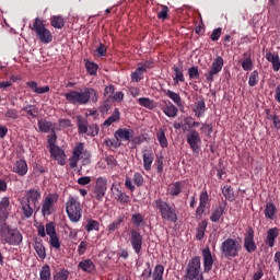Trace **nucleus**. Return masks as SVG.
<instances>
[{
    "instance_id": "40",
    "label": "nucleus",
    "mask_w": 280,
    "mask_h": 280,
    "mask_svg": "<svg viewBox=\"0 0 280 280\" xmlns=\"http://www.w3.org/2000/svg\"><path fill=\"white\" fill-rule=\"evenodd\" d=\"M163 113L166 115V117L174 118L176 115H178V107L168 101V104L164 107Z\"/></svg>"
},
{
    "instance_id": "24",
    "label": "nucleus",
    "mask_w": 280,
    "mask_h": 280,
    "mask_svg": "<svg viewBox=\"0 0 280 280\" xmlns=\"http://www.w3.org/2000/svg\"><path fill=\"white\" fill-rule=\"evenodd\" d=\"M112 192L115 200H117V202H120V205H128L130 202V197L126 195V192L121 191L119 188L112 187Z\"/></svg>"
},
{
    "instance_id": "51",
    "label": "nucleus",
    "mask_w": 280,
    "mask_h": 280,
    "mask_svg": "<svg viewBox=\"0 0 280 280\" xmlns=\"http://www.w3.org/2000/svg\"><path fill=\"white\" fill-rule=\"evenodd\" d=\"M4 117L7 121H16V119H19V110L14 108H8L4 113Z\"/></svg>"
},
{
    "instance_id": "37",
    "label": "nucleus",
    "mask_w": 280,
    "mask_h": 280,
    "mask_svg": "<svg viewBox=\"0 0 280 280\" xmlns=\"http://www.w3.org/2000/svg\"><path fill=\"white\" fill-rule=\"evenodd\" d=\"M243 57H244L242 61L243 71H253L254 63H253V58H250V52H245Z\"/></svg>"
},
{
    "instance_id": "6",
    "label": "nucleus",
    "mask_w": 280,
    "mask_h": 280,
    "mask_svg": "<svg viewBox=\"0 0 280 280\" xmlns=\"http://www.w3.org/2000/svg\"><path fill=\"white\" fill-rule=\"evenodd\" d=\"M31 30L35 32V36L43 43V45H49V43L54 40L51 31L45 27V24L38 18L35 19Z\"/></svg>"
},
{
    "instance_id": "16",
    "label": "nucleus",
    "mask_w": 280,
    "mask_h": 280,
    "mask_svg": "<svg viewBox=\"0 0 280 280\" xmlns=\"http://www.w3.org/2000/svg\"><path fill=\"white\" fill-rule=\"evenodd\" d=\"M209 194L207 191H202L199 196V206L195 213L197 220H200V218H202V214L205 213V211H207V209H209Z\"/></svg>"
},
{
    "instance_id": "22",
    "label": "nucleus",
    "mask_w": 280,
    "mask_h": 280,
    "mask_svg": "<svg viewBox=\"0 0 280 280\" xmlns=\"http://www.w3.org/2000/svg\"><path fill=\"white\" fill-rule=\"evenodd\" d=\"M12 172L18 176H25L28 172L27 162L25 160H18L12 167Z\"/></svg>"
},
{
    "instance_id": "21",
    "label": "nucleus",
    "mask_w": 280,
    "mask_h": 280,
    "mask_svg": "<svg viewBox=\"0 0 280 280\" xmlns=\"http://www.w3.org/2000/svg\"><path fill=\"white\" fill-rule=\"evenodd\" d=\"M142 159L143 168L145 170V172H150V170H152V163H154V153H152V150L143 149Z\"/></svg>"
},
{
    "instance_id": "43",
    "label": "nucleus",
    "mask_w": 280,
    "mask_h": 280,
    "mask_svg": "<svg viewBox=\"0 0 280 280\" xmlns=\"http://www.w3.org/2000/svg\"><path fill=\"white\" fill-rule=\"evenodd\" d=\"M276 214H277V206H275L272 202H267L265 208V217L268 220H275Z\"/></svg>"
},
{
    "instance_id": "15",
    "label": "nucleus",
    "mask_w": 280,
    "mask_h": 280,
    "mask_svg": "<svg viewBox=\"0 0 280 280\" xmlns=\"http://www.w3.org/2000/svg\"><path fill=\"white\" fill-rule=\"evenodd\" d=\"M10 211H12V206H10V197H2L0 199V224L7 222L10 218Z\"/></svg>"
},
{
    "instance_id": "62",
    "label": "nucleus",
    "mask_w": 280,
    "mask_h": 280,
    "mask_svg": "<svg viewBox=\"0 0 280 280\" xmlns=\"http://www.w3.org/2000/svg\"><path fill=\"white\" fill-rule=\"evenodd\" d=\"M49 244L56 250H60V238L58 237V234H55V235L50 236Z\"/></svg>"
},
{
    "instance_id": "54",
    "label": "nucleus",
    "mask_w": 280,
    "mask_h": 280,
    "mask_svg": "<svg viewBox=\"0 0 280 280\" xmlns=\"http://www.w3.org/2000/svg\"><path fill=\"white\" fill-rule=\"evenodd\" d=\"M37 126H38L40 132H49V130H51L54 124H51V121H47V120H38Z\"/></svg>"
},
{
    "instance_id": "35",
    "label": "nucleus",
    "mask_w": 280,
    "mask_h": 280,
    "mask_svg": "<svg viewBox=\"0 0 280 280\" xmlns=\"http://www.w3.org/2000/svg\"><path fill=\"white\" fill-rule=\"evenodd\" d=\"M266 60H268V62H271L273 71L277 72V71L280 70V58H279V55H275V54L269 51V52L266 54Z\"/></svg>"
},
{
    "instance_id": "57",
    "label": "nucleus",
    "mask_w": 280,
    "mask_h": 280,
    "mask_svg": "<svg viewBox=\"0 0 280 280\" xmlns=\"http://www.w3.org/2000/svg\"><path fill=\"white\" fill-rule=\"evenodd\" d=\"M88 137H97L100 135V126L97 124H92L88 127Z\"/></svg>"
},
{
    "instance_id": "20",
    "label": "nucleus",
    "mask_w": 280,
    "mask_h": 280,
    "mask_svg": "<svg viewBox=\"0 0 280 280\" xmlns=\"http://www.w3.org/2000/svg\"><path fill=\"white\" fill-rule=\"evenodd\" d=\"M202 257H203V271L211 272L213 268V256L211 255V249L205 248L202 249Z\"/></svg>"
},
{
    "instance_id": "48",
    "label": "nucleus",
    "mask_w": 280,
    "mask_h": 280,
    "mask_svg": "<svg viewBox=\"0 0 280 280\" xmlns=\"http://www.w3.org/2000/svg\"><path fill=\"white\" fill-rule=\"evenodd\" d=\"M84 229L88 233H91V231H100V221L88 219L84 224Z\"/></svg>"
},
{
    "instance_id": "36",
    "label": "nucleus",
    "mask_w": 280,
    "mask_h": 280,
    "mask_svg": "<svg viewBox=\"0 0 280 280\" xmlns=\"http://www.w3.org/2000/svg\"><path fill=\"white\" fill-rule=\"evenodd\" d=\"M163 93L170 97L176 104V106H183V98L180 94L172 91V90H163Z\"/></svg>"
},
{
    "instance_id": "47",
    "label": "nucleus",
    "mask_w": 280,
    "mask_h": 280,
    "mask_svg": "<svg viewBox=\"0 0 280 280\" xmlns=\"http://www.w3.org/2000/svg\"><path fill=\"white\" fill-rule=\"evenodd\" d=\"M145 73L144 69H141L139 66L136 68L133 72H131L130 78L131 82H141L143 80V74Z\"/></svg>"
},
{
    "instance_id": "46",
    "label": "nucleus",
    "mask_w": 280,
    "mask_h": 280,
    "mask_svg": "<svg viewBox=\"0 0 280 280\" xmlns=\"http://www.w3.org/2000/svg\"><path fill=\"white\" fill-rule=\"evenodd\" d=\"M222 194L225 200H229V202H233V200H235V191L233 190V187L225 185L222 188Z\"/></svg>"
},
{
    "instance_id": "42",
    "label": "nucleus",
    "mask_w": 280,
    "mask_h": 280,
    "mask_svg": "<svg viewBox=\"0 0 280 280\" xmlns=\"http://www.w3.org/2000/svg\"><path fill=\"white\" fill-rule=\"evenodd\" d=\"M207 220H203L200 223H198L196 233V240H198V242H202V238L205 237V232L207 231Z\"/></svg>"
},
{
    "instance_id": "33",
    "label": "nucleus",
    "mask_w": 280,
    "mask_h": 280,
    "mask_svg": "<svg viewBox=\"0 0 280 280\" xmlns=\"http://www.w3.org/2000/svg\"><path fill=\"white\" fill-rule=\"evenodd\" d=\"M77 126L79 135H86V132H89V120H86V118L78 116Z\"/></svg>"
},
{
    "instance_id": "13",
    "label": "nucleus",
    "mask_w": 280,
    "mask_h": 280,
    "mask_svg": "<svg viewBox=\"0 0 280 280\" xmlns=\"http://www.w3.org/2000/svg\"><path fill=\"white\" fill-rule=\"evenodd\" d=\"M107 190L108 179H106V177H98L94 187V197L98 200V202L104 200V196H106Z\"/></svg>"
},
{
    "instance_id": "49",
    "label": "nucleus",
    "mask_w": 280,
    "mask_h": 280,
    "mask_svg": "<svg viewBox=\"0 0 280 280\" xmlns=\"http://www.w3.org/2000/svg\"><path fill=\"white\" fill-rule=\"evenodd\" d=\"M24 113H26L30 117H33V119H36L38 117V107L36 105H26L22 108Z\"/></svg>"
},
{
    "instance_id": "9",
    "label": "nucleus",
    "mask_w": 280,
    "mask_h": 280,
    "mask_svg": "<svg viewBox=\"0 0 280 280\" xmlns=\"http://www.w3.org/2000/svg\"><path fill=\"white\" fill-rule=\"evenodd\" d=\"M224 67V58L218 56L213 59L208 72L205 74L207 82H213L215 75L222 72Z\"/></svg>"
},
{
    "instance_id": "3",
    "label": "nucleus",
    "mask_w": 280,
    "mask_h": 280,
    "mask_svg": "<svg viewBox=\"0 0 280 280\" xmlns=\"http://www.w3.org/2000/svg\"><path fill=\"white\" fill-rule=\"evenodd\" d=\"M0 235L9 246H21L23 234L16 228H11L7 222L0 223Z\"/></svg>"
},
{
    "instance_id": "18",
    "label": "nucleus",
    "mask_w": 280,
    "mask_h": 280,
    "mask_svg": "<svg viewBox=\"0 0 280 280\" xmlns=\"http://www.w3.org/2000/svg\"><path fill=\"white\" fill-rule=\"evenodd\" d=\"M183 187H185V182H175L167 186L166 196L171 198H178L183 194Z\"/></svg>"
},
{
    "instance_id": "27",
    "label": "nucleus",
    "mask_w": 280,
    "mask_h": 280,
    "mask_svg": "<svg viewBox=\"0 0 280 280\" xmlns=\"http://www.w3.org/2000/svg\"><path fill=\"white\" fill-rule=\"evenodd\" d=\"M26 86L33 91V93H36L37 95H44L45 93H49V85L46 86H38V83L36 81H28L26 82Z\"/></svg>"
},
{
    "instance_id": "25",
    "label": "nucleus",
    "mask_w": 280,
    "mask_h": 280,
    "mask_svg": "<svg viewBox=\"0 0 280 280\" xmlns=\"http://www.w3.org/2000/svg\"><path fill=\"white\" fill-rule=\"evenodd\" d=\"M49 152L50 156L55 159V161H58L59 165H65V151L60 149V147H51Z\"/></svg>"
},
{
    "instance_id": "53",
    "label": "nucleus",
    "mask_w": 280,
    "mask_h": 280,
    "mask_svg": "<svg viewBox=\"0 0 280 280\" xmlns=\"http://www.w3.org/2000/svg\"><path fill=\"white\" fill-rule=\"evenodd\" d=\"M40 280H51V268L49 265L43 266L39 272Z\"/></svg>"
},
{
    "instance_id": "23",
    "label": "nucleus",
    "mask_w": 280,
    "mask_h": 280,
    "mask_svg": "<svg viewBox=\"0 0 280 280\" xmlns=\"http://www.w3.org/2000/svg\"><path fill=\"white\" fill-rule=\"evenodd\" d=\"M78 268L88 275H95V264L91 259H83L79 262Z\"/></svg>"
},
{
    "instance_id": "60",
    "label": "nucleus",
    "mask_w": 280,
    "mask_h": 280,
    "mask_svg": "<svg viewBox=\"0 0 280 280\" xmlns=\"http://www.w3.org/2000/svg\"><path fill=\"white\" fill-rule=\"evenodd\" d=\"M69 279V270L61 269L55 276L54 280H68Z\"/></svg>"
},
{
    "instance_id": "52",
    "label": "nucleus",
    "mask_w": 280,
    "mask_h": 280,
    "mask_svg": "<svg viewBox=\"0 0 280 280\" xmlns=\"http://www.w3.org/2000/svg\"><path fill=\"white\" fill-rule=\"evenodd\" d=\"M85 69L89 75H97V69H100V66L93 61H86Z\"/></svg>"
},
{
    "instance_id": "50",
    "label": "nucleus",
    "mask_w": 280,
    "mask_h": 280,
    "mask_svg": "<svg viewBox=\"0 0 280 280\" xmlns=\"http://www.w3.org/2000/svg\"><path fill=\"white\" fill-rule=\"evenodd\" d=\"M164 272H165V267H163V265H156L152 273V279L163 280Z\"/></svg>"
},
{
    "instance_id": "56",
    "label": "nucleus",
    "mask_w": 280,
    "mask_h": 280,
    "mask_svg": "<svg viewBox=\"0 0 280 280\" xmlns=\"http://www.w3.org/2000/svg\"><path fill=\"white\" fill-rule=\"evenodd\" d=\"M198 69V66L188 68V75L190 80H200V71Z\"/></svg>"
},
{
    "instance_id": "61",
    "label": "nucleus",
    "mask_w": 280,
    "mask_h": 280,
    "mask_svg": "<svg viewBox=\"0 0 280 280\" xmlns=\"http://www.w3.org/2000/svg\"><path fill=\"white\" fill-rule=\"evenodd\" d=\"M104 143L107 148H121V142H119L116 138L106 139Z\"/></svg>"
},
{
    "instance_id": "1",
    "label": "nucleus",
    "mask_w": 280,
    "mask_h": 280,
    "mask_svg": "<svg viewBox=\"0 0 280 280\" xmlns=\"http://www.w3.org/2000/svg\"><path fill=\"white\" fill-rule=\"evenodd\" d=\"M67 102L73 106H86L89 102L97 104V91L93 88H85L83 91L71 90L63 94Z\"/></svg>"
},
{
    "instance_id": "4",
    "label": "nucleus",
    "mask_w": 280,
    "mask_h": 280,
    "mask_svg": "<svg viewBox=\"0 0 280 280\" xmlns=\"http://www.w3.org/2000/svg\"><path fill=\"white\" fill-rule=\"evenodd\" d=\"M220 250L224 259H235V257H240L242 244L236 238L229 237L221 243Z\"/></svg>"
},
{
    "instance_id": "39",
    "label": "nucleus",
    "mask_w": 280,
    "mask_h": 280,
    "mask_svg": "<svg viewBox=\"0 0 280 280\" xmlns=\"http://www.w3.org/2000/svg\"><path fill=\"white\" fill-rule=\"evenodd\" d=\"M173 71H174V75H175L173 78V81L175 84H178V82H185V74L183 73V66H180V67L174 66Z\"/></svg>"
},
{
    "instance_id": "10",
    "label": "nucleus",
    "mask_w": 280,
    "mask_h": 280,
    "mask_svg": "<svg viewBox=\"0 0 280 280\" xmlns=\"http://www.w3.org/2000/svg\"><path fill=\"white\" fill-rule=\"evenodd\" d=\"M243 247L246 253H255L257 250V243H255V230L248 226L245 230Z\"/></svg>"
},
{
    "instance_id": "41",
    "label": "nucleus",
    "mask_w": 280,
    "mask_h": 280,
    "mask_svg": "<svg viewBox=\"0 0 280 280\" xmlns=\"http://www.w3.org/2000/svg\"><path fill=\"white\" fill-rule=\"evenodd\" d=\"M225 209H226V207H224V206H219L217 209H214L210 215L211 222H220V218H222V215H224Z\"/></svg>"
},
{
    "instance_id": "7",
    "label": "nucleus",
    "mask_w": 280,
    "mask_h": 280,
    "mask_svg": "<svg viewBox=\"0 0 280 280\" xmlns=\"http://www.w3.org/2000/svg\"><path fill=\"white\" fill-rule=\"evenodd\" d=\"M66 213L70 222H78L82 220V203L78 200V197H69L66 202Z\"/></svg>"
},
{
    "instance_id": "5",
    "label": "nucleus",
    "mask_w": 280,
    "mask_h": 280,
    "mask_svg": "<svg viewBox=\"0 0 280 280\" xmlns=\"http://www.w3.org/2000/svg\"><path fill=\"white\" fill-rule=\"evenodd\" d=\"M183 280H205L200 256H195L189 260Z\"/></svg>"
},
{
    "instance_id": "12",
    "label": "nucleus",
    "mask_w": 280,
    "mask_h": 280,
    "mask_svg": "<svg viewBox=\"0 0 280 280\" xmlns=\"http://www.w3.org/2000/svg\"><path fill=\"white\" fill-rule=\"evenodd\" d=\"M129 241L136 255H141V248H143V235H141L139 229L130 230Z\"/></svg>"
},
{
    "instance_id": "29",
    "label": "nucleus",
    "mask_w": 280,
    "mask_h": 280,
    "mask_svg": "<svg viewBox=\"0 0 280 280\" xmlns=\"http://www.w3.org/2000/svg\"><path fill=\"white\" fill-rule=\"evenodd\" d=\"M206 110L207 104L205 103V100L197 101L194 104L192 113H195V117H198V119H200V117H205Z\"/></svg>"
},
{
    "instance_id": "44",
    "label": "nucleus",
    "mask_w": 280,
    "mask_h": 280,
    "mask_svg": "<svg viewBox=\"0 0 280 280\" xmlns=\"http://www.w3.org/2000/svg\"><path fill=\"white\" fill-rule=\"evenodd\" d=\"M65 18H62V15H54L50 19V24L55 30H62V27H65Z\"/></svg>"
},
{
    "instance_id": "17",
    "label": "nucleus",
    "mask_w": 280,
    "mask_h": 280,
    "mask_svg": "<svg viewBox=\"0 0 280 280\" xmlns=\"http://www.w3.org/2000/svg\"><path fill=\"white\" fill-rule=\"evenodd\" d=\"M142 187L143 186V175L141 173H135L133 177H126L125 178V186L129 191H135L136 187Z\"/></svg>"
},
{
    "instance_id": "38",
    "label": "nucleus",
    "mask_w": 280,
    "mask_h": 280,
    "mask_svg": "<svg viewBox=\"0 0 280 280\" xmlns=\"http://www.w3.org/2000/svg\"><path fill=\"white\" fill-rule=\"evenodd\" d=\"M138 104L140 106H143L144 108H148L149 110H154V108H156V103L154 102V100H151L149 97H140L138 100Z\"/></svg>"
},
{
    "instance_id": "31",
    "label": "nucleus",
    "mask_w": 280,
    "mask_h": 280,
    "mask_svg": "<svg viewBox=\"0 0 280 280\" xmlns=\"http://www.w3.org/2000/svg\"><path fill=\"white\" fill-rule=\"evenodd\" d=\"M20 205L22 207L23 218H25L26 220H30V218L34 215V209L32 208V206H30V201H25L24 199H22L20 201Z\"/></svg>"
},
{
    "instance_id": "58",
    "label": "nucleus",
    "mask_w": 280,
    "mask_h": 280,
    "mask_svg": "<svg viewBox=\"0 0 280 280\" xmlns=\"http://www.w3.org/2000/svg\"><path fill=\"white\" fill-rule=\"evenodd\" d=\"M131 222L135 226H141L143 224V214L141 213H133L131 215Z\"/></svg>"
},
{
    "instance_id": "2",
    "label": "nucleus",
    "mask_w": 280,
    "mask_h": 280,
    "mask_svg": "<svg viewBox=\"0 0 280 280\" xmlns=\"http://www.w3.org/2000/svg\"><path fill=\"white\" fill-rule=\"evenodd\" d=\"M152 207L160 213L162 220L173 223L178 222V212L174 203L170 205V202L163 200V198H158L153 201Z\"/></svg>"
},
{
    "instance_id": "64",
    "label": "nucleus",
    "mask_w": 280,
    "mask_h": 280,
    "mask_svg": "<svg viewBox=\"0 0 280 280\" xmlns=\"http://www.w3.org/2000/svg\"><path fill=\"white\" fill-rule=\"evenodd\" d=\"M51 135L48 136V148L51 149V148H55L56 147V141L58 139V137L56 136V130L51 129Z\"/></svg>"
},
{
    "instance_id": "32",
    "label": "nucleus",
    "mask_w": 280,
    "mask_h": 280,
    "mask_svg": "<svg viewBox=\"0 0 280 280\" xmlns=\"http://www.w3.org/2000/svg\"><path fill=\"white\" fill-rule=\"evenodd\" d=\"M121 119V113L119 112V108H115L113 114L104 121L103 126L105 128H110L113 124H116V121H119Z\"/></svg>"
},
{
    "instance_id": "63",
    "label": "nucleus",
    "mask_w": 280,
    "mask_h": 280,
    "mask_svg": "<svg viewBox=\"0 0 280 280\" xmlns=\"http://www.w3.org/2000/svg\"><path fill=\"white\" fill-rule=\"evenodd\" d=\"M170 14V8L167 5H162V10L158 12V19L165 21Z\"/></svg>"
},
{
    "instance_id": "14",
    "label": "nucleus",
    "mask_w": 280,
    "mask_h": 280,
    "mask_svg": "<svg viewBox=\"0 0 280 280\" xmlns=\"http://www.w3.org/2000/svg\"><path fill=\"white\" fill-rule=\"evenodd\" d=\"M58 202V196L56 194H49L42 202L43 215H51L54 213V205Z\"/></svg>"
},
{
    "instance_id": "19",
    "label": "nucleus",
    "mask_w": 280,
    "mask_h": 280,
    "mask_svg": "<svg viewBox=\"0 0 280 280\" xmlns=\"http://www.w3.org/2000/svg\"><path fill=\"white\" fill-rule=\"evenodd\" d=\"M135 131L132 129L119 128L114 132V138L117 139L118 143H121V141H130Z\"/></svg>"
},
{
    "instance_id": "26",
    "label": "nucleus",
    "mask_w": 280,
    "mask_h": 280,
    "mask_svg": "<svg viewBox=\"0 0 280 280\" xmlns=\"http://www.w3.org/2000/svg\"><path fill=\"white\" fill-rule=\"evenodd\" d=\"M277 237H279V229L277 228L269 229L267 231V237L265 240V244H267L269 248H273Z\"/></svg>"
},
{
    "instance_id": "59",
    "label": "nucleus",
    "mask_w": 280,
    "mask_h": 280,
    "mask_svg": "<svg viewBox=\"0 0 280 280\" xmlns=\"http://www.w3.org/2000/svg\"><path fill=\"white\" fill-rule=\"evenodd\" d=\"M182 119H183L184 132H185V130H187V128H189V130H194L192 129L194 117L184 116V117H182Z\"/></svg>"
},
{
    "instance_id": "45",
    "label": "nucleus",
    "mask_w": 280,
    "mask_h": 280,
    "mask_svg": "<svg viewBox=\"0 0 280 280\" xmlns=\"http://www.w3.org/2000/svg\"><path fill=\"white\" fill-rule=\"evenodd\" d=\"M156 139L162 148H167V145H170V142H167V137L165 136V129L160 128L158 130Z\"/></svg>"
},
{
    "instance_id": "28",
    "label": "nucleus",
    "mask_w": 280,
    "mask_h": 280,
    "mask_svg": "<svg viewBox=\"0 0 280 280\" xmlns=\"http://www.w3.org/2000/svg\"><path fill=\"white\" fill-rule=\"evenodd\" d=\"M34 250L39 257V259L47 258V250L45 249V244H43L42 238H35L34 241Z\"/></svg>"
},
{
    "instance_id": "34",
    "label": "nucleus",
    "mask_w": 280,
    "mask_h": 280,
    "mask_svg": "<svg viewBox=\"0 0 280 280\" xmlns=\"http://www.w3.org/2000/svg\"><path fill=\"white\" fill-rule=\"evenodd\" d=\"M40 200V190L38 189H30L26 191V200L25 202H32L33 205H36Z\"/></svg>"
},
{
    "instance_id": "30",
    "label": "nucleus",
    "mask_w": 280,
    "mask_h": 280,
    "mask_svg": "<svg viewBox=\"0 0 280 280\" xmlns=\"http://www.w3.org/2000/svg\"><path fill=\"white\" fill-rule=\"evenodd\" d=\"M124 220H126V214H120L114 220L112 223L108 224L107 231L108 233H115V231H119L121 224H124Z\"/></svg>"
},
{
    "instance_id": "11",
    "label": "nucleus",
    "mask_w": 280,
    "mask_h": 280,
    "mask_svg": "<svg viewBox=\"0 0 280 280\" xmlns=\"http://www.w3.org/2000/svg\"><path fill=\"white\" fill-rule=\"evenodd\" d=\"M186 141L192 152H200V144L202 143V138L196 129H189L186 135Z\"/></svg>"
},
{
    "instance_id": "55",
    "label": "nucleus",
    "mask_w": 280,
    "mask_h": 280,
    "mask_svg": "<svg viewBox=\"0 0 280 280\" xmlns=\"http://www.w3.org/2000/svg\"><path fill=\"white\" fill-rule=\"evenodd\" d=\"M257 84H259V71L254 70L249 74L248 85L249 86H257Z\"/></svg>"
},
{
    "instance_id": "8",
    "label": "nucleus",
    "mask_w": 280,
    "mask_h": 280,
    "mask_svg": "<svg viewBox=\"0 0 280 280\" xmlns=\"http://www.w3.org/2000/svg\"><path fill=\"white\" fill-rule=\"evenodd\" d=\"M81 155L84 156V159L91 158V153L88 150H84V143L79 142L74 147V149L72 151V155L69 159V165L72 170L78 167V161H80Z\"/></svg>"
}]
</instances>
